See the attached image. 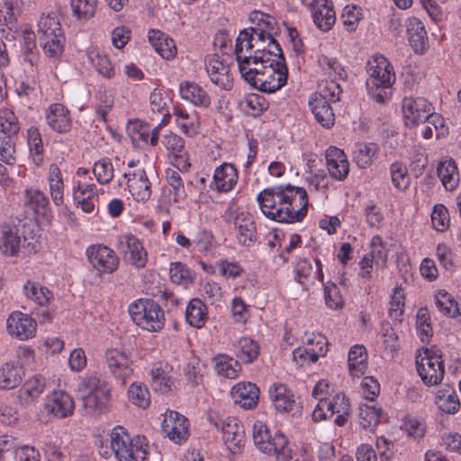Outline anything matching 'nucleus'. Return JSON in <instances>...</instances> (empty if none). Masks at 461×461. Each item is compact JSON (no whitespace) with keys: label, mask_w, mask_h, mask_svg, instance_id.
<instances>
[{"label":"nucleus","mask_w":461,"mask_h":461,"mask_svg":"<svg viewBox=\"0 0 461 461\" xmlns=\"http://www.w3.org/2000/svg\"><path fill=\"white\" fill-rule=\"evenodd\" d=\"M45 379L35 375L23 384L19 390V400L23 404L28 405L33 402L44 391Z\"/></svg>","instance_id":"nucleus-38"},{"label":"nucleus","mask_w":461,"mask_h":461,"mask_svg":"<svg viewBox=\"0 0 461 461\" xmlns=\"http://www.w3.org/2000/svg\"><path fill=\"white\" fill-rule=\"evenodd\" d=\"M215 372L223 377L234 379L238 376L240 365L238 360L225 354H218L212 358Z\"/></svg>","instance_id":"nucleus-43"},{"label":"nucleus","mask_w":461,"mask_h":461,"mask_svg":"<svg viewBox=\"0 0 461 461\" xmlns=\"http://www.w3.org/2000/svg\"><path fill=\"white\" fill-rule=\"evenodd\" d=\"M326 167L330 176L339 181L347 178L349 173V163L344 151L330 146L326 150Z\"/></svg>","instance_id":"nucleus-21"},{"label":"nucleus","mask_w":461,"mask_h":461,"mask_svg":"<svg viewBox=\"0 0 461 461\" xmlns=\"http://www.w3.org/2000/svg\"><path fill=\"white\" fill-rule=\"evenodd\" d=\"M162 429L169 439L181 444L188 438V420L179 412L170 411L162 422Z\"/></svg>","instance_id":"nucleus-18"},{"label":"nucleus","mask_w":461,"mask_h":461,"mask_svg":"<svg viewBox=\"0 0 461 461\" xmlns=\"http://www.w3.org/2000/svg\"><path fill=\"white\" fill-rule=\"evenodd\" d=\"M127 186L133 199L139 203H146L151 196V183L144 169L139 168L132 173H124Z\"/></svg>","instance_id":"nucleus-17"},{"label":"nucleus","mask_w":461,"mask_h":461,"mask_svg":"<svg viewBox=\"0 0 461 461\" xmlns=\"http://www.w3.org/2000/svg\"><path fill=\"white\" fill-rule=\"evenodd\" d=\"M348 368L350 375L360 377L365 375L367 369V353L363 345H355L348 352Z\"/></svg>","instance_id":"nucleus-36"},{"label":"nucleus","mask_w":461,"mask_h":461,"mask_svg":"<svg viewBox=\"0 0 461 461\" xmlns=\"http://www.w3.org/2000/svg\"><path fill=\"white\" fill-rule=\"evenodd\" d=\"M362 18L361 9L356 5H347L344 7L341 19L345 29L349 32H355Z\"/></svg>","instance_id":"nucleus-64"},{"label":"nucleus","mask_w":461,"mask_h":461,"mask_svg":"<svg viewBox=\"0 0 461 461\" xmlns=\"http://www.w3.org/2000/svg\"><path fill=\"white\" fill-rule=\"evenodd\" d=\"M129 401L140 408H147L150 403L149 389L141 383H132L128 390Z\"/></svg>","instance_id":"nucleus-56"},{"label":"nucleus","mask_w":461,"mask_h":461,"mask_svg":"<svg viewBox=\"0 0 461 461\" xmlns=\"http://www.w3.org/2000/svg\"><path fill=\"white\" fill-rule=\"evenodd\" d=\"M270 438V432L266 424L261 421H256L253 426V439L258 448L268 455L276 456L285 455L288 445V439L283 433L276 431L273 436L272 443H266L265 440Z\"/></svg>","instance_id":"nucleus-10"},{"label":"nucleus","mask_w":461,"mask_h":461,"mask_svg":"<svg viewBox=\"0 0 461 461\" xmlns=\"http://www.w3.org/2000/svg\"><path fill=\"white\" fill-rule=\"evenodd\" d=\"M320 66L330 76H334L339 80H346L348 73L342 65L335 59L326 55H321L318 59Z\"/></svg>","instance_id":"nucleus-60"},{"label":"nucleus","mask_w":461,"mask_h":461,"mask_svg":"<svg viewBox=\"0 0 461 461\" xmlns=\"http://www.w3.org/2000/svg\"><path fill=\"white\" fill-rule=\"evenodd\" d=\"M257 201L266 217L282 223L301 222L308 212L307 191L291 184L264 188Z\"/></svg>","instance_id":"nucleus-1"},{"label":"nucleus","mask_w":461,"mask_h":461,"mask_svg":"<svg viewBox=\"0 0 461 461\" xmlns=\"http://www.w3.org/2000/svg\"><path fill=\"white\" fill-rule=\"evenodd\" d=\"M48 181L52 201L56 205L62 204L64 184L61 171L56 164H51L49 167Z\"/></svg>","instance_id":"nucleus-46"},{"label":"nucleus","mask_w":461,"mask_h":461,"mask_svg":"<svg viewBox=\"0 0 461 461\" xmlns=\"http://www.w3.org/2000/svg\"><path fill=\"white\" fill-rule=\"evenodd\" d=\"M438 176L447 191H454L459 183V172L456 162L450 158L441 161L437 167Z\"/></svg>","instance_id":"nucleus-34"},{"label":"nucleus","mask_w":461,"mask_h":461,"mask_svg":"<svg viewBox=\"0 0 461 461\" xmlns=\"http://www.w3.org/2000/svg\"><path fill=\"white\" fill-rule=\"evenodd\" d=\"M406 32L408 41L413 51L417 54H423L429 49V39L422 22L416 18L407 19Z\"/></svg>","instance_id":"nucleus-22"},{"label":"nucleus","mask_w":461,"mask_h":461,"mask_svg":"<svg viewBox=\"0 0 461 461\" xmlns=\"http://www.w3.org/2000/svg\"><path fill=\"white\" fill-rule=\"evenodd\" d=\"M205 67L211 81L221 89L230 91L233 87V77L230 66L224 63L218 55L209 57L205 60Z\"/></svg>","instance_id":"nucleus-15"},{"label":"nucleus","mask_w":461,"mask_h":461,"mask_svg":"<svg viewBox=\"0 0 461 461\" xmlns=\"http://www.w3.org/2000/svg\"><path fill=\"white\" fill-rule=\"evenodd\" d=\"M208 420L216 429H221L222 439L227 447L233 453L240 451L245 441V430L243 425L235 417H220L210 415Z\"/></svg>","instance_id":"nucleus-7"},{"label":"nucleus","mask_w":461,"mask_h":461,"mask_svg":"<svg viewBox=\"0 0 461 461\" xmlns=\"http://www.w3.org/2000/svg\"><path fill=\"white\" fill-rule=\"evenodd\" d=\"M276 60L261 63L262 72L258 76H251L252 72H246L251 86L264 93H274L282 88L287 82L288 69L284 53H279ZM257 74V71L255 72Z\"/></svg>","instance_id":"nucleus-3"},{"label":"nucleus","mask_w":461,"mask_h":461,"mask_svg":"<svg viewBox=\"0 0 461 461\" xmlns=\"http://www.w3.org/2000/svg\"><path fill=\"white\" fill-rule=\"evenodd\" d=\"M23 289L26 297L41 307L48 306L54 299L53 293L49 288L35 282L28 281Z\"/></svg>","instance_id":"nucleus-44"},{"label":"nucleus","mask_w":461,"mask_h":461,"mask_svg":"<svg viewBox=\"0 0 461 461\" xmlns=\"http://www.w3.org/2000/svg\"><path fill=\"white\" fill-rule=\"evenodd\" d=\"M269 393L275 408L280 412L293 411L297 406L293 392L285 384H273Z\"/></svg>","instance_id":"nucleus-28"},{"label":"nucleus","mask_w":461,"mask_h":461,"mask_svg":"<svg viewBox=\"0 0 461 461\" xmlns=\"http://www.w3.org/2000/svg\"><path fill=\"white\" fill-rule=\"evenodd\" d=\"M124 239L130 253L129 260L136 268H143L147 264V252L141 242L133 235H126Z\"/></svg>","instance_id":"nucleus-47"},{"label":"nucleus","mask_w":461,"mask_h":461,"mask_svg":"<svg viewBox=\"0 0 461 461\" xmlns=\"http://www.w3.org/2000/svg\"><path fill=\"white\" fill-rule=\"evenodd\" d=\"M434 299L436 308L438 312L447 317L454 318V309L457 304V301H455L451 294L441 290L435 294Z\"/></svg>","instance_id":"nucleus-63"},{"label":"nucleus","mask_w":461,"mask_h":461,"mask_svg":"<svg viewBox=\"0 0 461 461\" xmlns=\"http://www.w3.org/2000/svg\"><path fill=\"white\" fill-rule=\"evenodd\" d=\"M417 332L423 343H429L433 336L430 315L427 308H420L417 312Z\"/></svg>","instance_id":"nucleus-54"},{"label":"nucleus","mask_w":461,"mask_h":461,"mask_svg":"<svg viewBox=\"0 0 461 461\" xmlns=\"http://www.w3.org/2000/svg\"><path fill=\"white\" fill-rule=\"evenodd\" d=\"M48 125L58 133L68 132L71 129L72 120L68 109L62 104H52L46 113Z\"/></svg>","instance_id":"nucleus-23"},{"label":"nucleus","mask_w":461,"mask_h":461,"mask_svg":"<svg viewBox=\"0 0 461 461\" xmlns=\"http://www.w3.org/2000/svg\"><path fill=\"white\" fill-rule=\"evenodd\" d=\"M86 255L89 264L100 276L113 274L119 267L120 259L116 253L103 244L90 245Z\"/></svg>","instance_id":"nucleus-11"},{"label":"nucleus","mask_w":461,"mask_h":461,"mask_svg":"<svg viewBox=\"0 0 461 461\" xmlns=\"http://www.w3.org/2000/svg\"><path fill=\"white\" fill-rule=\"evenodd\" d=\"M28 146L33 162L40 166L43 161V144L41 133L36 128L28 130Z\"/></svg>","instance_id":"nucleus-55"},{"label":"nucleus","mask_w":461,"mask_h":461,"mask_svg":"<svg viewBox=\"0 0 461 461\" xmlns=\"http://www.w3.org/2000/svg\"><path fill=\"white\" fill-rule=\"evenodd\" d=\"M235 226L239 243L244 247H251L257 240L255 221L247 216L238 217Z\"/></svg>","instance_id":"nucleus-37"},{"label":"nucleus","mask_w":461,"mask_h":461,"mask_svg":"<svg viewBox=\"0 0 461 461\" xmlns=\"http://www.w3.org/2000/svg\"><path fill=\"white\" fill-rule=\"evenodd\" d=\"M433 110V104L423 96H404L402 101V118L409 128L425 122Z\"/></svg>","instance_id":"nucleus-9"},{"label":"nucleus","mask_w":461,"mask_h":461,"mask_svg":"<svg viewBox=\"0 0 461 461\" xmlns=\"http://www.w3.org/2000/svg\"><path fill=\"white\" fill-rule=\"evenodd\" d=\"M185 320L192 327H203L208 320L206 304L199 298H193L186 306Z\"/></svg>","instance_id":"nucleus-35"},{"label":"nucleus","mask_w":461,"mask_h":461,"mask_svg":"<svg viewBox=\"0 0 461 461\" xmlns=\"http://www.w3.org/2000/svg\"><path fill=\"white\" fill-rule=\"evenodd\" d=\"M322 406H326L329 416L332 417L337 414L334 420L337 426H343L348 420L349 415V401L343 393L335 394L331 400L322 398Z\"/></svg>","instance_id":"nucleus-25"},{"label":"nucleus","mask_w":461,"mask_h":461,"mask_svg":"<svg viewBox=\"0 0 461 461\" xmlns=\"http://www.w3.org/2000/svg\"><path fill=\"white\" fill-rule=\"evenodd\" d=\"M21 14V0H3L0 5V23L8 29L16 27L17 17Z\"/></svg>","instance_id":"nucleus-45"},{"label":"nucleus","mask_w":461,"mask_h":461,"mask_svg":"<svg viewBox=\"0 0 461 461\" xmlns=\"http://www.w3.org/2000/svg\"><path fill=\"white\" fill-rule=\"evenodd\" d=\"M255 50L253 51V63H267L268 61L276 60L279 53H283L279 43L274 37H268V41H260L256 42Z\"/></svg>","instance_id":"nucleus-31"},{"label":"nucleus","mask_w":461,"mask_h":461,"mask_svg":"<svg viewBox=\"0 0 461 461\" xmlns=\"http://www.w3.org/2000/svg\"><path fill=\"white\" fill-rule=\"evenodd\" d=\"M96 0H70L73 14L79 19H89L95 15Z\"/></svg>","instance_id":"nucleus-62"},{"label":"nucleus","mask_w":461,"mask_h":461,"mask_svg":"<svg viewBox=\"0 0 461 461\" xmlns=\"http://www.w3.org/2000/svg\"><path fill=\"white\" fill-rule=\"evenodd\" d=\"M15 137L5 135L0 131V158L7 165H14L15 159Z\"/></svg>","instance_id":"nucleus-58"},{"label":"nucleus","mask_w":461,"mask_h":461,"mask_svg":"<svg viewBox=\"0 0 461 461\" xmlns=\"http://www.w3.org/2000/svg\"><path fill=\"white\" fill-rule=\"evenodd\" d=\"M392 182L400 191L406 190L411 182L406 166L402 162H394L390 167Z\"/></svg>","instance_id":"nucleus-57"},{"label":"nucleus","mask_w":461,"mask_h":461,"mask_svg":"<svg viewBox=\"0 0 461 461\" xmlns=\"http://www.w3.org/2000/svg\"><path fill=\"white\" fill-rule=\"evenodd\" d=\"M381 415V408L368 404H363L359 407V423L366 430L374 431L380 423Z\"/></svg>","instance_id":"nucleus-48"},{"label":"nucleus","mask_w":461,"mask_h":461,"mask_svg":"<svg viewBox=\"0 0 461 461\" xmlns=\"http://www.w3.org/2000/svg\"><path fill=\"white\" fill-rule=\"evenodd\" d=\"M0 131L5 135L17 138L20 131L18 119L14 113L9 109L0 111Z\"/></svg>","instance_id":"nucleus-59"},{"label":"nucleus","mask_w":461,"mask_h":461,"mask_svg":"<svg viewBox=\"0 0 461 461\" xmlns=\"http://www.w3.org/2000/svg\"><path fill=\"white\" fill-rule=\"evenodd\" d=\"M237 357L244 364H250L256 360L259 355L258 344L248 337H242L237 343Z\"/></svg>","instance_id":"nucleus-53"},{"label":"nucleus","mask_w":461,"mask_h":461,"mask_svg":"<svg viewBox=\"0 0 461 461\" xmlns=\"http://www.w3.org/2000/svg\"><path fill=\"white\" fill-rule=\"evenodd\" d=\"M149 41L154 50L165 59H173L176 54V47L174 41L158 30H149Z\"/></svg>","instance_id":"nucleus-32"},{"label":"nucleus","mask_w":461,"mask_h":461,"mask_svg":"<svg viewBox=\"0 0 461 461\" xmlns=\"http://www.w3.org/2000/svg\"><path fill=\"white\" fill-rule=\"evenodd\" d=\"M259 388L251 382H240L232 386L230 396L234 403L244 410H252L258 406Z\"/></svg>","instance_id":"nucleus-19"},{"label":"nucleus","mask_w":461,"mask_h":461,"mask_svg":"<svg viewBox=\"0 0 461 461\" xmlns=\"http://www.w3.org/2000/svg\"><path fill=\"white\" fill-rule=\"evenodd\" d=\"M8 333L20 340L33 338L37 330L36 321L20 311L13 312L6 321Z\"/></svg>","instance_id":"nucleus-13"},{"label":"nucleus","mask_w":461,"mask_h":461,"mask_svg":"<svg viewBox=\"0 0 461 461\" xmlns=\"http://www.w3.org/2000/svg\"><path fill=\"white\" fill-rule=\"evenodd\" d=\"M368 77L366 86L368 94L378 104L390 99V90L395 82V73L389 60L383 55L372 56L366 63Z\"/></svg>","instance_id":"nucleus-2"},{"label":"nucleus","mask_w":461,"mask_h":461,"mask_svg":"<svg viewBox=\"0 0 461 461\" xmlns=\"http://www.w3.org/2000/svg\"><path fill=\"white\" fill-rule=\"evenodd\" d=\"M37 33L40 38L54 34H63L59 18L54 14H42L37 23Z\"/></svg>","instance_id":"nucleus-52"},{"label":"nucleus","mask_w":461,"mask_h":461,"mask_svg":"<svg viewBox=\"0 0 461 461\" xmlns=\"http://www.w3.org/2000/svg\"><path fill=\"white\" fill-rule=\"evenodd\" d=\"M173 114L176 123L183 133L188 137H194L198 133L199 121L194 113H189L182 107H175Z\"/></svg>","instance_id":"nucleus-42"},{"label":"nucleus","mask_w":461,"mask_h":461,"mask_svg":"<svg viewBox=\"0 0 461 461\" xmlns=\"http://www.w3.org/2000/svg\"><path fill=\"white\" fill-rule=\"evenodd\" d=\"M315 339L317 340L316 345L319 346L318 350L313 348H307L303 347H299L294 350V359L298 365L303 366L305 361H308L309 363H315L318 361L320 356L325 355L327 351L324 348L327 345L325 338L321 335L314 336L312 339H308L307 344L309 346L312 345Z\"/></svg>","instance_id":"nucleus-29"},{"label":"nucleus","mask_w":461,"mask_h":461,"mask_svg":"<svg viewBox=\"0 0 461 461\" xmlns=\"http://www.w3.org/2000/svg\"><path fill=\"white\" fill-rule=\"evenodd\" d=\"M146 438L131 437L126 429L116 426L111 432V447L119 461H143L146 458Z\"/></svg>","instance_id":"nucleus-4"},{"label":"nucleus","mask_w":461,"mask_h":461,"mask_svg":"<svg viewBox=\"0 0 461 461\" xmlns=\"http://www.w3.org/2000/svg\"><path fill=\"white\" fill-rule=\"evenodd\" d=\"M377 151L378 148L375 143H357L353 151V159L358 167L366 168L371 165Z\"/></svg>","instance_id":"nucleus-50"},{"label":"nucleus","mask_w":461,"mask_h":461,"mask_svg":"<svg viewBox=\"0 0 461 461\" xmlns=\"http://www.w3.org/2000/svg\"><path fill=\"white\" fill-rule=\"evenodd\" d=\"M105 362L109 372L122 384H124L133 373L132 361L125 351L117 348L106 350Z\"/></svg>","instance_id":"nucleus-12"},{"label":"nucleus","mask_w":461,"mask_h":461,"mask_svg":"<svg viewBox=\"0 0 461 461\" xmlns=\"http://www.w3.org/2000/svg\"><path fill=\"white\" fill-rule=\"evenodd\" d=\"M48 197L38 189H26L23 194L24 207L36 215L48 216L50 212Z\"/></svg>","instance_id":"nucleus-33"},{"label":"nucleus","mask_w":461,"mask_h":461,"mask_svg":"<svg viewBox=\"0 0 461 461\" xmlns=\"http://www.w3.org/2000/svg\"><path fill=\"white\" fill-rule=\"evenodd\" d=\"M438 350L426 348L423 357H417L416 368L424 384L437 385L441 383L445 375V364Z\"/></svg>","instance_id":"nucleus-8"},{"label":"nucleus","mask_w":461,"mask_h":461,"mask_svg":"<svg viewBox=\"0 0 461 461\" xmlns=\"http://www.w3.org/2000/svg\"><path fill=\"white\" fill-rule=\"evenodd\" d=\"M22 243V237L15 226L8 224L0 227V253L5 257L17 256Z\"/></svg>","instance_id":"nucleus-24"},{"label":"nucleus","mask_w":461,"mask_h":461,"mask_svg":"<svg viewBox=\"0 0 461 461\" xmlns=\"http://www.w3.org/2000/svg\"><path fill=\"white\" fill-rule=\"evenodd\" d=\"M44 408L49 414L58 419H65L74 413L75 402L67 392L57 390L47 396Z\"/></svg>","instance_id":"nucleus-16"},{"label":"nucleus","mask_w":461,"mask_h":461,"mask_svg":"<svg viewBox=\"0 0 461 461\" xmlns=\"http://www.w3.org/2000/svg\"><path fill=\"white\" fill-rule=\"evenodd\" d=\"M113 166L109 158H102L96 161L93 167V173L101 185H106L113 177Z\"/></svg>","instance_id":"nucleus-61"},{"label":"nucleus","mask_w":461,"mask_h":461,"mask_svg":"<svg viewBox=\"0 0 461 461\" xmlns=\"http://www.w3.org/2000/svg\"><path fill=\"white\" fill-rule=\"evenodd\" d=\"M24 376L23 367L17 362H6L0 368V388L11 390L21 384Z\"/></svg>","instance_id":"nucleus-30"},{"label":"nucleus","mask_w":461,"mask_h":461,"mask_svg":"<svg viewBox=\"0 0 461 461\" xmlns=\"http://www.w3.org/2000/svg\"><path fill=\"white\" fill-rule=\"evenodd\" d=\"M84 407L90 414H101L108 411L111 401L109 384L96 376L84 378L79 385Z\"/></svg>","instance_id":"nucleus-5"},{"label":"nucleus","mask_w":461,"mask_h":461,"mask_svg":"<svg viewBox=\"0 0 461 461\" xmlns=\"http://www.w3.org/2000/svg\"><path fill=\"white\" fill-rule=\"evenodd\" d=\"M436 403L446 413H456L460 408V402L456 393L450 387L439 390L436 396Z\"/></svg>","instance_id":"nucleus-51"},{"label":"nucleus","mask_w":461,"mask_h":461,"mask_svg":"<svg viewBox=\"0 0 461 461\" xmlns=\"http://www.w3.org/2000/svg\"><path fill=\"white\" fill-rule=\"evenodd\" d=\"M322 100L321 96L311 95L309 98V107L315 120L322 127L330 129L334 125L335 114L330 104L328 101Z\"/></svg>","instance_id":"nucleus-27"},{"label":"nucleus","mask_w":461,"mask_h":461,"mask_svg":"<svg viewBox=\"0 0 461 461\" xmlns=\"http://www.w3.org/2000/svg\"><path fill=\"white\" fill-rule=\"evenodd\" d=\"M162 144L168 152L173 165L179 170H188L191 164L188 161V153L185 148V140L173 131L165 134Z\"/></svg>","instance_id":"nucleus-14"},{"label":"nucleus","mask_w":461,"mask_h":461,"mask_svg":"<svg viewBox=\"0 0 461 461\" xmlns=\"http://www.w3.org/2000/svg\"><path fill=\"white\" fill-rule=\"evenodd\" d=\"M315 25L322 32L330 31L335 23L336 14L332 2L322 3L312 11Z\"/></svg>","instance_id":"nucleus-41"},{"label":"nucleus","mask_w":461,"mask_h":461,"mask_svg":"<svg viewBox=\"0 0 461 461\" xmlns=\"http://www.w3.org/2000/svg\"><path fill=\"white\" fill-rule=\"evenodd\" d=\"M239 174L230 163H222L214 170L210 187L218 193H228L237 185Z\"/></svg>","instance_id":"nucleus-20"},{"label":"nucleus","mask_w":461,"mask_h":461,"mask_svg":"<svg viewBox=\"0 0 461 461\" xmlns=\"http://www.w3.org/2000/svg\"><path fill=\"white\" fill-rule=\"evenodd\" d=\"M253 34L249 29H244L236 39L235 55L238 63H246L253 59L255 49Z\"/></svg>","instance_id":"nucleus-39"},{"label":"nucleus","mask_w":461,"mask_h":461,"mask_svg":"<svg viewBox=\"0 0 461 461\" xmlns=\"http://www.w3.org/2000/svg\"><path fill=\"white\" fill-rule=\"evenodd\" d=\"M129 313L136 325L149 331H158L165 325L164 311L151 299H140L131 303Z\"/></svg>","instance_id":"nucleus-6"},{"label":"nucleus","mask_w":461,"mask_h":461,"mask_svg":"<svg viewBox=\"0 0 461 461\" xmlns=\"http://www.w3.org/2000/svg\"><path fill=\"white\" fill-rule=\"evenodd\" d=\"M39 40L46 56L51 59L60 58L66 44V37L64 33H58L48 37H42Z\"/></svg>","instance_id":"nucleus-49"},{"label":"nucleus","mask_w":461,"mask_h":461,"mask_svg":"<svg viewBox=\"0 0 461 461\" xmlns=\"http://www.w3.org/2000/svg\"><path fill=\"white\" fill-rule=\"evenodd\" d=\"M169 366L162 365L154 366L150 371L151 386L154 391L166 394L172 389L173 381L169 375Z\"/></svg>","instance_id":"nucleus-40"},{"label":"nucleus","mask_w":461,"mask_h":461,"mask_svg":"<svg viewBox=\"0 0 461 461\" xmlns=\"http://www.w3.org/2000/svg\"><path fill=\"white\" fill-rule=\"evenodd\" d=\"M179 93L183 99L195 106L207 108L211 105L212 101L210 95L195 82H182L179 86Z\"/></svg>","instance_id":"nucleus-26"}]
</instances>
